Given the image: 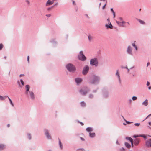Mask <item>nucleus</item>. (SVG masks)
<instances>
[{"instance_id":"bb28decb","label":"nucleus","mask_w":151,"mask_h":151,"mask_svg":"<svg viewBox=\"0 0 151 151\" xmlns=\"http://www.w3.org/2000/svg\"><path fill=\"white\" fill-rule=\"evenodd\" d=\"M137 19L142 24H145V22L143 21L142 20L140 19Z\"/></svg>"},{"instance_id":"603ef678","label":"nucleus","mask_w":151,"mask_h":151,"mask_svg":"<svg viewBox=\"0 0 151 151\" xmlns=\"http://www.w3.org/2000/svg\"><path fill=\"white\" fill-rule=\"evenodd\" d=\"M131 142V146L132 147H133L134 146L133 144V141H132V142Z\"/></svg>"},{"instance_id":"1a4fd4ad","label":"nucleus","mask_w":151,"mask_h":151,"mask_svg":"<svg viewBox=\"0 0 151 151\" xmlns=\"http://www.w3.org/2000/svg\"><path fill=\"white\" fill-rule=\"evenodd\" d=\"M116 22L119 26L122 27H125L124 24H125L126 23V22L124 21H123L122 22H121L117 21V20H116Z\"/></svg>"},{"instance_id":"864d4df0","label":"nucleus","mask_w":151,"mask_h":151,"mask_svg":"<svg viewBox=\"0 0 151 151\" xmlns=\"http://www.w3.org/2000/svg\"><path fill=\"white\" fill-rule=\"evenodd\" d=\"M134 48L136 51H137L138 50V48L137 46L135 47Z\"/></svg>"},{"instance_id":"ea45409f","label":"nucleus","mask_w":151,"mask_h":151,"mask_svg":"<svg viewBox=\"0 0 151 151\" xmlns=\"http://www.w3.org/2000/svg\"><path fill=\"white\" fill-rule=\"evenodd\" d=\"M134 125L137 126H139L140 125V123H135L134 124Z\"/></svg>"},{"instance_id":"09e8293b","label":"nucleus","mask_w":151,"mask_h":151,"mask_svg":"<svg viewBox=\"0 0 151 151\" xmlns=\"http://www.w3.org/2000/svg\"><path fill=\"white\" fill-rule=\"evenodd\" d=\"M134 137L135 138H136V137H140V136H139V135H134Z\"/></svg>"},{"instance_id":"f8f14e48","label":"nucleus","mask_w":151,"mask_h":151,"mask_svg":"<svg viewBox=\"0 0 151 151\" xmlns=\"http://www.w3.org/2000/svg\"><path fill=\"white\" fill-rule=\"evenodd\" d=\"M26 87V92L25 93L26 94H27V95H28V93L29 92H30L29 91V89H30V86L29 85H27L25 86Z\"/></svg>"},{"instance_id":"9b49d317","label":"nucleus","mask_w":151,"mask_h":151,"mask_svg":"<svg viewBox=\"0 0 151 151\" xmlns=\"http://www.w3.org/2000/svg\"><path fill=\"white\" fill-rule=\"evenodd\" d=\"M107 21L109 22V25H108L107 24H106L105 25V27H106L107 28H110V29H112L113 26L111 24V22H109L110 20L109 19H108L107 20Z\"/></svg>"},{"instance_id":"052dcab7","label":"nucleus","mask_w":151,"mask_h":151,"mask_svg":"<svg viewBox=\"0 0 151 151\" xmlns=\"http://www.w3.org/2000/svg\"><path fill=\"white\" fill-rule=\"evenodd\" d=\"M116 143L117 144H118V145H119V143L118 142V140H117L116 142Z\"/></svg>"},{"instance_id":"6e6d98bb","label":"nucleus","mask_w":151,"mask_h":151,"mask_svg":"<svg viewBox=\"0 0 151 151\" xmlns=\"http://www.w3.org/2000/svg\"><path fill=\"white\" fill-rule=\"evenodd\" d=\"M150 64L149 62H148L147 64V67Z\"/></svg>"},{"instance_id":"f257e3e1","label":"nucleus","mask_w":151,"mask_h":151,"mask_svg":"<svg viewBox=\"0 0 151 151\" xmlns=\"http://www.w3.org/2000/svg\"><path fill=\"white\" fill-rule=\"evenodd\" d=\"M100 81V77L99 76L93 75L92 76V79L90 80L89 83L91 84L96 85L98 84Z\"/></svg>"},{"instance_id":"4468645a","label":"nucleus","mask_w":151,"mask_h":151,"mask_svg":"<svg viewBox=\"0 0 151 151\" xmlns=\"http://www.w3.org/2000/svg\"><path fill=\"white\" fill-rule=\"evenodd\" d=\"M146 145L148 147H151V139H149L146 142Z\"/></svg>"},{"instance_id":"39448f33","label":"nucleus","mask_w":151,"mask_h":151,"mask_svg":"<svg viewBox=\"0 0 151 151\" xmlns=\"http://www.w3.org/2000/svg\"><path fill=\"white\" fill-rule=\"evenodd\" d=\"M90 91V89L87 87H84L83 89H81L79 90L80 93L83 95H85Z\"/></svg>"},{"instance_id":"412c9836","label":"nucleus","mask_w":151,"mask_h":151,"mask_svg":"<svg viewBox=\"0 0 151 151\" xmlns=\"http://www.w3.org/2000/svg\"><path fill=\"white\" fill-rule=\"evenodd\" d=\"M139 141L138 139H136L134 140V144L135 145H137L139 143Z\"/></svg>"},{"instance_id":"c756f323","label":"nucleus","mask_w":151,"mask_h":151,"mask_svg":"<svg viewBox=\"0 0 151 151\" xmlns=\"http://www.w3.org/2000/svg\"><path fill=\"white\" fill-rule=\"evenodd\" d=\"M8 99L9 100V101H10V103L11 104V105H12V106H14V104L12 101V100H11V99L8 97Z\"/></svg>"},{"instance_id":"72a5a7b5","label":"nucleus","mask_w":151,"mask_h":151,"mask_svg":"<svg viewBox=\"0 0 151 151\" xmlns=\"http://www.w3.org/2000/svg\"><path fill=\"white\" fill-rule=\"evenodd\" d=\"M132 99L134 100H135L137 99V97L135 96H133L132 98Z\"/></svg>"},{"instance_id":"79ce46f5","label":"nucleus","mask_w":151,"mask_h":151,"mask_svg":"<svg viewBox=\"0 0 151 151\" xmlns=\"http://www.w3.org/2000/svg\"><path fill=\"white\" fill-rule=\"evenodd\" d=\"M78 122L80 123L82 126H83L84 125V124L82 122H80L79 121H78Z\"/></svg>"},{"instance_id":"58836bf2","label":"nucleus","mask_w":151,"mask_h":151,"mask_svg":"<svg viewBox=\"0 0 151 151\" xmlns=\"http://www.w3.org/2000/svg\"><path fill=\"white\" fill-rule=\"evenodd\" d=\"M140 137H143L144 138H146V137L144 135H140Z\"/></svg>"},{"instance_id":"3c124183","label":"nucleus","mask_w":151,"mask_h":151,"mask_svg":"<svg viewBox=\"0 0 151 151\" xmlns=\"http://www.w3.org/2000/svg\"><path fill=\"white\" fill-rule=\"evenodd\" d=\"M112 13L113 14L114 17H115V12L114 11V12H112Z\"/></svg>"},{"instance_id":"aec40b11","label":"nucleus","mask_w":151,"mask_h":151,"mask_svg":"<svg viewBox=\"0 0 151 151\" xmlns=\"http://www.w3.org/2000/svg\"><path fill=\"white\" fill-rule=\"evenodd\" d=\"M126 147L128 149H130L131 147V145L127 142H125L124 143Z\"/></svg>"},{"instance_id":"2f4dec72","label":"nucleus","mask_w":151,"mask_h":151,"mask_svg":"<svg viewBox=\"0 0 151 151\" xmlns=\"http://www.w3.org/2000/svg\"><path fill=\"white\" fill-rule=\"evenodd\" d=\"M123 118L124 119V121L126 122L128 124H130L131 123H132V122H129V121H126L125 119L124 118V117L122 116Z\"/></svg>"},{"instance_id":"69168bd1","label":"nucleus","mask_w":151,"mask_h":151,"mask_svg":"<svg viewBox=\"0 0 151 151\" xmlns=\"http://www.w3.org/2000/svg\"><path fill=\"white\" fill-rule=\"evenodd\" d=\"M148 89L149 90H150L151 89V86H149V87H148Z\"/></svg>"},{"instance_id":"dca6fc26","label":"nucleus","mask_w":151,"mask_h":151,"mask_svg":"<svg viewBox=\"0 0 151 151\" xmlns=\"http://www.w3.org/2000/svg\"><path fill=\"white\" fill-rule=\"evenodd\" d=\"M29 93L31 99L32 100L34 99L35 96L33 92L32 91H30Z\"/></svg>"},{"instance_id":"13d9d810","label":"nucleus","mask_w":151,"mask_h":151,"mask_svg":"<svg viewBox=\"0 0 151 151\" xmlns=\"http://www.w3.org/2000/svg\"><path fill=\"white\" fill-rule=\"evenodd\" d=\"M119 19L120 21H122V20H123V19H122V17H120V18H119Z\"/></svg>"},{"instance_id":"f704fd0d","label":"nucleus","mask_w":151,"mask_h":151,"mask_svg":"<svg viewBox=\"0 0 151 151\" xmlns=\"http://www.w3.org/2000/svg\"><path fill=\"white\" fill-rule=\"evenodd\" d=\"M135 42H136V41H134V42L132 43V46L134 47H135L136 46V45L135 44Z\"/></svg>"},{"instance_id":"2eb2a0df","label":"nucleus","mask_w":151,"mask_h":151,"mask_svg":"<svg viewBox=\"0 0 151 151\" xmlns=\"http://www.w3.org/2000/svg\"><path fill=\"white\" fill-rule=\"evenodd\" d=\"M53 3V1H52L51 0H48L46 2V6H50L52 5Z\"/></svg>"},{"instance_id":"37998d69","label":"nucleus","mask_w":151,"mask_h":151,"mask_svg":"<svg viewBox=\"0 0 151 151\" xmlns=\"http://www.w3.org/2000/svg\"><path fill=\"white\" fill-rule=\"evenodd\" d=\"M52 8V7L51 6V7H50L48 8L47 9V10L49 11V10H51Z\"/></svg>"},{"instance_id":"20e7f679","label":"nucleus","mask_w":151,"mask_h":151,"mask_svg":"<svg viewBox=\"0 0 151 151\" xmlns=\"http://www.w3.org/2000/svg\"><path fill=\"white\" fill-rule=\"evenodd\" d=\"M90 64L91 66H94L97 67L98 65V62L97 59L96 58L91 59L90 61Z\"/></svg>"},{"instance_id":"c85d7f7f","label":"nucleus","mask_w":151,"mask_h":151,"mask_svg":"<svg viewBox=\"0 0 151 151\" xmlns=\"http://www.w3.org/2000/svg\"><path fill=\"white\" fill-rule=\"evenodd\" d=\"M125 138L127 140L130 141V142H132V141H133L131 137H126Z\"/></svg>"},{"instance_id":"a18cd8bd","label":"nucleus","mask_w":151,"mask_h":151,"mask_svg":"<svg viewBox=\"0 0 151 151\" xmlns=\"http://www.w3.org/2000/svg\"><path fill=\"white\" fill-rule=\"evenodd\" d=\"M46 16L48 17H50L51 16V15L50 14H46Z\"/></svg>"},{"instance_id":"4d7b16f0","label":"nucleus","mask_w":151,"mask_h":151,"mask_svg":"<svg viewBox=\"0 0 151 151\" xmlns=\"http://www.w3.org/2000/svg\"><path fill=\"white\" fill-rule=\"evenodd\" d=\"M80 139H81V140L82 141H84V139L83 138H82V137H80Z\"/></svg>"},{"instance_id":"b1692460","label":"nucleus","mask_w":151,"mask_h":151,"mask_svg":"<svg viewBox=\"0 0 151 151\" xmlns=\"http://www.w3.org/2000/svg\"><path fill=\"white\" fill-rule=\"evenodd\" d=\"M86 130L88 132H91L93 131V129L91 127H88L86 129Z\"/></svg>"},{"instance_id":"774afa93","label":"nucleus","mask_w":151,"mask_h":151,"mask_svg":"<svg viewBox=\"0 0 151 151\" xmlns=\"http://www.w3.org/2000/svg\"><path fill=\"white\" fill-rule=\"evenodd\" d=\"M148 124L150 125H151V122H149Z\"/></svg>"},{"instance_id":"8fccbe9b","label":"nucleus","mask_w":151,"mask_h":151,"mask_svg":"<svg viewBox=\"0 0 151 151\" xmlns=\"http://www.w3.org/2000/svg\"><path fill=\"white\" fill-rule=\"evenodd\" d=\"M150 85V82H149L148 81H147V86H149Z\"/></svg>"},{"instance_id":"4be33fe9","label":"nucleus","mask_w":151,"mask_h":151,"mask_svg":"<svg viewBox=\"0 0 151 151\" xmlns=\"http://www.w3.org/2000/svg\"><path fill=\"white\" fill-rule=\"evenodd\" d=\"M88 38L89 41H91L93 39V37L92 36L90 35H89L88 36Z\"/></svg>"},{"instance_id":"c9c22d12","label":"nucleus","mask_w":151,"mask_h":151,"mask_svg":"<svg viewBox=\"0 0 151 151\" xmlns=\"http://www.w3.org/2000/svg\"><path fill=\"white\" fill-rule=\"evenodd\" d=\"M119 150L120 151H125V149L124 147H122L121 148L119 149Z\"/></svg>"},{"instance_id":"a878e982","label":"nucleus","mask_w":151,"mask_h":151,"mask_svg":"<svg viewBox=\"0 0 151 151\" xmlns=\"http://www.w3.org/2000/svg\"><path fill=\"white\" fill-rule=\"evenodd\" d=\"M5 146L3 144H0V149L2 150L5 148Z\"/></svg>"},{"instance_id":"7ed1b4c3","label":"nucleus","mask_w":151,"mask_h":151,"mask_svg":"<svg viewBox=\"0 0 151 151\" xmlns=\"http://www.w3.org/2000/svg\"><path fill=\"white\" fill-rule=\"evenodd\" d=\"M78 57L79 60L83 62L85 61L87 59L86 57L83 54L82 51L80 52L79 54L78 55Z\"/></svg>"},{"instance_id":"c03bdc74","label":"nucleus","mask_w":151,"mask_h":151,"mask_svg":"<svg viewBox=\"0 0 151 151\" xmlns=\"http://www.w3.org/2000/svg\"><path fill=\"white\" fill-rule=\"evenodd\" d=\"M125 68H126V69H127V72H128V73H129V71H130L129 69L127 67V66H126V67H125Z\"/></svg>"},{"instance_id":"f03ea898","label":"nucleus","mask_w":151,"mask_h":151,"mask_svg":"<svg viewBox=\"0 0 151 151\" xmlns=\"http://www.w3.org/2000/svg\"><path fill=\"white\" fill-rule=\"evenodd\" d=\"M65 67L67 70L70 72H73L76 70L75 65L70 63L66 64Z\"/></svg>"},{"instance_id":"338daca9","label":"nucleus","mask_w":151,"mask_h":151,"mask_svg":"<svg viewBox=\"0 0 151 151\" xmlns=\"http://www.w3.org/2000/svg\"><path fill=\"white\" fill-rule=\"evenodd\" d=\"M111 11L112 12L114 11L113 10V8H111Z\"/></svg>"},{"instance_id":"393cba45","label":"nucleus","mask_w":151,"mask_h":151,"mask_svg":"<svg viewBox=\"0 0 151 151\" xmlns=\"http://www.w3.org/2000/svg\"><path fill=\"white\" fill-rule=\"evenodd\" d=\"M58 140L59 141V145L60 146V147L61 149H62L63 148V145L62 144L61 142V141L60 139L59 138H58Z\"/></svg>"},{"instance_id":"9d476101","label":"nucleus","mask_w":151,"mask_h":151,"mask_svg":"<svg viewBox=\"0 0 151 151\" xmlns=\"http://www.w3.org/2000/svg\"><path fill=\"white\" fill-rule=\"evenodd\" d=\"M116 75L117 76V77L118 78L119 83L121 84V81L120 79V74L119 73V70H117L116 71Z\"/></svg>"},{"instance_id":"473e14b6","label":"nucleus","mask_w":151,"mask_h":151,"mask_svg":"<svg viewBox=\"0 0 151 151\" xmlns=\"http://www.w3.org/2000/svg\"><path fill=\"white\" fill-rule=\"evenodd\" d=\"M20 82L22 86H24V83L22 79L20 80Z\"/></svg>"},{"instance_id":"ddd939ff","label":"nucleus","mask_w":151,"mask_h":151,"mask_svg":"<svg viewBox=\"0 0 151 151\" xmlns=\"http://www.w3.org/2000/svg\"><path fill=\"white\" fill-rule=\"evenodd\" d=\"M82 79L81 78H76V83L77 85H79L82 81Z\"/></svg>"},{"instance_id":"de8ad7c7","label":"nucleus","mask_w":151,"mask_h":151,"mask_svg":"<svg viewBox=\"0 0 151 151\" xmlns=\"http://www.w3.org/2000/svg\"><path fill=\"white\" fill-rule=\"evenodd\" d=\"M58 4V3H56V4H54L52 6V8L53 7H54L55 6H56Z\"/></svg>"},{"instance_id":"49530a36","label":"nucleus","mask_w":151,"mask_h":151,"mask_svg":"<svg viewBox=\"0 0 151 151\" xmlns=\"http://www.w3.org/2000/svg\"><path fill=\"white\" fill-rule=\"evenodd\" d=\"M29 56H27V60L29 63Z\"/></svg>"},{"instance_id":"a211bd4d","label":"nucleus","mask_w":151,"mask_h":151,"mask_svg":"<svg viewBox=\"0 0 151 151\" xmlns=\"http://www.w3.org/2000/svg\"><path fill=\"white\" fill-rule=\"evenodd\" d=\"M103 96L105 98H106L108 96V93L107 91H104Z\"/></svg>"},{"instance_id":"5701e85b","label":"nucleus","mask_w":151,"mask_h":151,"mask_svg":"<svg viewBox=\"0 0 151 151\" xmlns=\"http://www.w3.org/2000/svg\"><path fill=\"white\" fill-rule=\"evenodd\" d=\"M89 136L91 138H93L95 136V133H89Z\"/></svg>"},{"instance_id":"e2e57ef3","label":"nucleus","mask_w":151,"mask_h":151,"mask_svg":"<svg viewBox=\"0 0 151 151\" xmlns=\"http://www.w3.org/2000/svg\"><path fill=\"white\" fill-rule=\"evenodd\" d=\"M96 90H93V93H96Z\"/></svg>"},{"instance_id":"a19ab883","label":"nucleus","mask_w":151,"mask_h":151,"mask_svg":"<svg viewBox=\"0 0 151 151\" xmlns=\"http://www.w3.org/2000/svg\"><path fill=\"white\" fill-rule=\"evenodd\" d=\"M17 83L19 85V86L20 87H22V86H21V85H20V82L19 81H17Z\"/></svg>"},{"instance_id":"bf43d9fd","label":"nucleus","mask_w":151,"mask_h":151,"mask_svg":"<svg viewBox=\"0 0 151 151\" xmlns=\"http://www.w3.org/2000/svg\"><path fill=\"white\" fill-rule=\"evenodd\" d=\"M85 16L88 18H89V17H88V15H87V14H85Z\"/></svg>"},{"instance_id":"cd10ccee","label":"nucleus","mask_w":151,"mask_h":151,"mask_svg":"<svg viewBox=\"0 0 151 151\" xmlns=\"http://www.w3.org/2000/svg\"><path fill=\"white\" fill-rule=\"evenodd\" d=\"M81 105L82 107H84L86 106V103L83 101H82L81 102Z\"/></svg>"},{"instance_id":"7c9ffc66","label":"nucleus","mask_w":151,"mask_h":151,"mask_svg":"<svg viewBox=\"0 0 151 151\" xmlns=\"http://www.w3.org/2000/svg\"><path fill=\"white\" fill-rule=\"evenodd\" d=\"M28 138L29 140H30L31 139V136L30 134H27Z\"/></svg>"},{"instance_id":"6ab92c4d","label":"nucleus","mask_w":151,"mask_h":151,"mask_svg":"<svg viewBox=\"0 0 151 151\" xmlns=\"http://www.w3.org/2000/svg\"><path fill=\"white\" fill-rule=\"evenodd\" d=\"M8 97V96H2L1 95H0V100H4L5 99L7 98Z\"/></svg>"},{"instance_id":"4c0bfd02","label":"nucleus","mask_w":151,"mask_h":151,"mask_svg":"<svg viewBox=\"0 0 151 151\" xmlns=\"http://www.w3.org/2000/svg\"><path fill=\"white\" fill-rule=\"evenodd\" d=\"M3 45L2 44H0V50H1L3 48Z\"/></svg>"},{"instance_id":"e433bc0d","label":"nucleus","mask_w":151,"mask_h":151,"mask_svg":"<svg viewBox=\"0 0 151 151\" xmlns=\"http://www.w3.org/2000/svg\"><path fill=\"white\" fill-rule=\"evenodd\" d=\"M93 95L92 94H90L89 96V97L90 98H92L93 97Z\"/></svg>"},{"instance_id":"f3484780","label":"nucleus","mask_w":151,"mask_h":151,"mask_svg":"<svg viewBox=\"0 0 151 151\" xmlns=\"http://www.w3.org/2000/svg\"><path fill=\"white\" fill-rule=\"evenodd\" d=\"M148 104V102L147 99H146L142 103V104L145 106H147Z\"/></svg>"},{"instance_id":"680f3d73","label":"nucleus","mask_w":151,"mask_h":151,"mask_svg":"<svg viewBox=\"0 0 151 151\" xmlns=\"http://www.w3.org/2000/svg\"><path fill=\"white\" fill-rule=\"evenodd\" d=\"M24 76V74H20V75H19V77H21L22 76Z\"/></svg>"},{"instance_id":"6e6552de","label":"nucleus","mask_w":151,"mask_h":151,"mask_svg":"<svg viewBox=\"0 0 151 151\" xmlns=\"http://www.w3.org/2000/svg\"><path fill=\"white\" fill-rule=\"evenodd\" d=\"M45 134L48 139H51V137L50 135V134L49 131L47 129H45L44 130Z\"/></svg>"},{"instance_id":"5fc2aeb1","label":"nucleus","mask_w":151,"mask_h":151,"mask_svg":"<svg viewBox=\"0 0 151 151\" xmlns=\"http://www.w3.org/2000/svg\"><path fill=\"white\" fill-rule=\"evenodd\" d=\"M106 4H104V5L103 6V7H102V9H104L105 8V6H106Z\"/></svg>"},{"instance_id":"0eeeda50","label":"nucleus","mask_w":151,"mask_h":151,"mask_svg":"<svg viewBox=\"0 0 151 151\" xmlns=\"http://www.w3.org/2000/svg\"><path fill=\"white\" fill-rule=\"evenodd\" d=\"M89 67L88 66L86 65L84 67L82 71V73L83 75L86 74L88 72L89 70Z\"/></svg>"},{"instance_id":"423d86ee","label":"nucleus","mask_w":151,"mask_h":151,"mask_svg":"<svg viewBox=\"0 0 151 151\" xmlns=\"http://www.w3.org/2000/svg\"><path fill=\"white\" fill-rule=\"evenodd\" d=\"M126 52L129 55H133L132 49V47L130 45H129L127 48Z\"/></svg>"},{"instance_id":"0e129e2a","label":"nucleus","mask_w":151,"mask_h":151,"mask_svg":"<svg viewBox=\"0 0 151 151\" xmlns=\"http://www.w3.org/2000/svg\"><path fill=\"white\" fill-rule=\"evenodd\" d=\"M72 2H73V4H75V1L73 0H72Z\"/></svg>"}]
</instances>
